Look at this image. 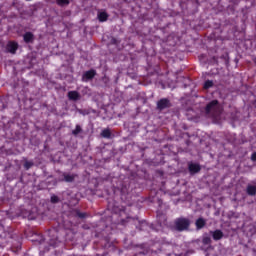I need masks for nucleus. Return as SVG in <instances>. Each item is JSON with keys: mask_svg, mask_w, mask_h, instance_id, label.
Segmentation results:
<instances>
[{"mask_svg": "<svg viewBox=\"0 0 256 256\" xmlns=\"http://www.w3.org/2000/svg\"><path fill=\"white\" fill-rule=\"evenodd\" d=\"M169 108H171V100H169V98H162L157 102V109L159 111H163Z\"/></svg>", "mask_w": 256, "mask_h": 256, "instance_id": "4", "label": "nucleus"}, {"mask_svg": "<svg viewBox=\"0 0 256 256\" xmlns=\"http://www.w3.org/2000/svg\"><path fill=\"white\" fill-rule=\"evenodd\" d=\"M32 166H33V162H31V161H26L24 163V168L26 169V171H29V169H31Z\"/></svg>", "mask_w": 256, "mask_h": 256, "instance_id": "22", "label": "nucleus"}, {"mask_svg": "<svg viewBox=\"0 0 256 256\" xmlns=\"http://www.w3.org/2000/svg\"><path fill=\"white\" fill-rule=\"evenodd\" d=\"M203 87H204V89H211V87H213V81L206 80Z\"/></svg>", "mask_w": 256, "mask_h": 256, "instance_id": "21", "label": "nucleus"}, {"mask_svg": "<svg viewBox=\"0 0 256 256\" xmlns=\"http://www.w3.org/2000/svg\"><path fill=\"white\" fill-rule=\"evenodd\" d=\"M191 227V220L186 217L176 218L174 221V229L179 232L189 231Z\"/></svg>", "mask_w": 256, "mask_h": 256, "instance_id": "2", "label": "nucleus"}, {"mask_svg": "<svg viewBox=\"0 0 256 256\" xmlns=\"http://www.w3.org/2000/svg\"><path fill=\"white\" fill-rule=\"evenodd\" d=\"M51 233H56V232H55V231H53V230H50V234H51Z\"/></svg>", "mask_w": 256, "mask_h": 256, "instance_id": "29", "label": "nucleus"}, {"mask_svg": "<svg viewBox=\"0 0 256 256\" xmlns=\"http://www.w3.org/2000/svg\"><path fill=\"white\" fill-rule=\"evenodd\" d=\"M122 225H125V220H121Z\"/></svg>", "mask_w": 256, "mask_h": 256, "instance_id": "27", "label": "nucleus"}, {"mask_svg": "<svg viewBox=\"0 0 256 256\" xmlns=\"http://www.w3.org/2000/svg\"><path fill=\"white\" fill-rule=\"evenodd\" d=\"M64 179L62 181H65V183H73L75 181V178L77 177L76 174H69V173H63Z\"/></svg>", "mask_w": 256, "mask_h": 256, "instance_id": "13", "label": "nucleus"}, {"mask_svg": "<svg viewBox=\"0 0 256 256\" xmlns=\"http://www.w3.org/2000/svg\"><path fill=\"white\" fill-rule=\"evenodd\" d=\"M163 219H164V225H165V222L167 221V219L165 218V216H163Z\"/></svg>", "mask_w": 256, "mask_h": 256, "instance_id": "28", "label": "nucleus"}, {"mask_svg": "<svg viewBox=\"0 0 256 256\" xmlns=\"http://www.w3.org/2000/svg\"><path fill=\"white\" fill-rule=\"evenodd\" d=\"M75 216L79 217V219H85L87 217V213L79 211V209L74 210Z\"/></svg>", "mask_w": 256, "mask_h": 256, "instance_id": "16", "label": "nucleus"}, {"mask_svg": "<svg viewBox=\"0 0 256 256\" xmlns=\"http://www.w3.org/2000/svg\"><path fill=\"white\" fill-rule=\"evenodd\" d=\"M49 245L51 247H57L59 245V238L54 237L49 239Z\"/></svg>", "mask_w": 256, "mask_h": 256, "instance_id": "17", "label": "nucleus"}, {"mask_svg": "<svg viewBox=\"0 0 256 256\" xmlns=\"http://www.w3.org/2000/svg\"><path fill=\"white\" fill-rule=\"evenodd\" d=\"M210 235L212 236V239L214 241H221V239H223V237H225V234L223 233V231L221 229H216L214 231H210Z\"/></svg>", "mask_w": 256, "mask_h": 256, "instance_id": "6", "label": "nucleus"}, {"mask_svg": "<svg viewBox=\"0 0 256 256\" xmlns=\"http://www.w3.org/2000/svg\"><path fill=\"white\" fill-rule=\"evenodd\" d=\"M18 49L19 43L17 41H9L6 45V51L7 53H11V55H15Z\"/></svg>", "mask_w": 256, "mask_h": 256, "instance_id": "5", "label": "nucleus"}, {"mask_svg": "<svg viewBox=\"0 0 256 256\" xmlns=\"http://www.w3.org/2000/svg\"><path fill=\"white\" fill-rule=\"evenodd\" d=\"M51 203L55 204V203H59V196L57 195H52L50 198Z\"/></svg>", "mask_w": 256, "mask_h": 256, "instance_id": "23", "label": "nucleus"}, {"mask_svg": "<svg viewBox=\"0 0 256 256\" xmlns=\"http://www.w3.org/2000/svg\"><path fill=\"white\" fill-rule=\"evenodd\" d=\"M81 131H83V129L81 128V126L79 124H77L75 129L72 131V134L77 136V135H79V133H81Z\"/></svg>", "mask_w": 256, "mask_h": 256, "instance_id": "20", "label": "nucleus"}, {"mask_svg": "<svg viewBox=\"0 0 256 256\" xmlns=\"http://www.w3.org/2000/svg\"><path fill=\"white\" fill-rule=\"evenodd\" d=\"M23 41L27 45H29L31 43H35V34H33V32H26V33H24L23 34Z\"/></svg>", "mask_w": 256, "mask_h": 256, "instance_id": "7", "label": "nucleus"}, {"mask_svg": "<svg viewBox=\"0 0 256 256\" xmlns=\"http://www.w3.org/2000/svg\"><path fill=\"white\" fill-rule=\"evenodd\" d=\"M96 75H97V70L95 69H90L88 71H85L82 75L83 83H89V81H93Z\"/></svg>", "mask_w": 256, "mask_h": 256, "instance_id": "3", "label": "nucleus"}, {"mask_svg": "<svg viewBox=\"0 0 256 256\" xmlns=\"http://www.w3.org/2000/svg\"><path fill=\"white\" fill-rule=\"evenodd\" d=\"M188 170L190 175H195L196 173H199L201 171V165L196 163H189Z\"/></svg>", "mask_w": 256, "mask_h": 256, "instance_id": "8", "label": "nucleus"}, {"mask_svg": "<svg viewBox=\"0 0 256 256\" xmlns=\"http://www.w3.org/2000/svg\"><path fill=\"white\" fill-rule=\"evenodd\" d=\"M97 19L100 23H105L106 21L109 20V13H107V11L105 10L100 11L97 14Z\"/></svg>", "mask_w": 256, "mask_h": 256, "instance_id": "9", "label": "nucleus"}, {"mask_svg": "<svg viewBox=\"0 0 256 256\" xmlns=\"http://www.w3.org/2000/svg\"><path fill=\"white\" fill-rule=\"evenodd\" d=\"M211 243H212L211 237L203 236V238H202V244L203 245H211Z\"/></svg>", "mask_w": 256, "mask_h": 256, "instance_id": "19", "label": "nucleus"}, {"mask_svg": "<svg viewBox=\"0 0 256 256\" xmlns=\"http://www.w3.org/2000/svg\"><path fill=\"white\" fill-rule=\"evenodd\" d=\"M67 96L69 101H79L81 99V94L75 90L69 91Z\"/></svg>", "mask_w": 256, "mask_h": 256, "instance_id": "10", "label": "nucleus"}, {"mask_svg": "<svg viewBox=\"0 0 256 256\" xmlns=\"http://www.w3.org/2000/svg\"><path fill=\"white\" fill-rule=\"evenodd\" d=\"M251 161H256V152H253L251 155Z\"/></svg>", "mask_w": 256, "mask_h": 256, "instance_id": "25", "label": "nucleus"}, {"mask_svg": "<svg viewBox=\"0 0 256 256\" xmlns=\"http://www.w3.org/2000/svg\"><path fill=\"white\" fill-rule=\"evenodd\" d=\"M56 3L59 7H65L71 2L69 0H56Z\"/></svg>", "mask_w": 256, "mask_h": 256, "instance_id": "18", "label": "nucleus"}, {"mask_svg": "<svg viewBox=\"0 0 256 256\" xmlns=\"http://www.w3.org/2000/svg\"><path fill=\"white\" fill-rule=\"evenodd\" d=\"M121 213H124L123 210H120V214H121Z\"/></svg>", "mask_w": 256, "mask_h": 256, "instance_id": "30", "label": "nucleus"}, {"mask_svg": "<svg viewBox=\"0 0 256 256\" xmlns=\"http://www.w3.org/2000/svg\"><path fill=\"white\" fill-rule=\"evenodd\" d=\"M45 242V238H43L42 235H40V240H39V244L42 245V243Z\"/></svg>", "mask_w": 256, "mask_h": 256, "instance_id": "26", "label": "nucleus"}, {"mask_svg": "<svg viewBox=\"0 0 256 256\" xmlns=\"http://www.w3.org/2000/svg\"><path fill=\"white\" fill-rule=\"evenodd\" d=\"M222 111L223 108L221 107V104H219V100H212L205 108L207 115H212L213 117H219Z\"/></svg>", "mask_w": 256, "mask_h": 256, "instance_id": "1", "label": "nucleus"}, {"mask_svg": "<svg viewBox=\"0 0 256 256\" xmlns=\"http://www.w3.org/2000/svg\"><path fill=\"white\" fill-rule=\"evenodd\" d=\"M121 195H129L131 193V184L124 182L120 188Z\"/></svg>", "mask_w": 256, "mask_h": 256, "instance_id": "11", "label": "nucleus"}, {"mask_svg": "<svg viewBox=\"0 0 256 256\" xmlns=\"http://www.w3.org/2000/svg\"><path fill=\"white\" fill-rule=\"evenodd\" d=\"M119 43H121V41H119L117 38H115V37H112L111 39H110V44L111 45H119Z\"/></svg>", "mask_w": 256, "mask_h": 256, "instance_id": "24", "label": "nucleus"}, {"mask_svg": "<svg viewBox=\"0 0 256 256\" xmlns=\"http://www.w3.org/2000/svg\"><path fill=\"white\" fill-rule=\"evenodd\" d=\"M101 136L104 137V139H111V130L109 129L102 130Z\"/></svg>", "mask_w": 256, "mask_h": 256, "instance_id": "15", "label": "nucleus"}, {"mask_svg": "<svg viewBox=\"0 0 256 256\" xmlns=\"http://www.w3.org/2000/svg\"><path fill=\"white\" fill-rule=\"evenodd\" d=\"M207 225V220H205L204 218L200 217L196 220L195 222V226H196V229L198 231H200V229H203V227H205Z\"/></svg>", "mask_w": 256, "mask_h": 256, "instance_id": "12", "label": "nucleus"}, {"mask_svg": "<svg viewBox=\"0 0 256 256\" xmlns=\"http://www.w3.org/2000/svg\"><path fill=\"white\" fill-rule=\"evenodd\" d=\"M26 1H31V0H26Z\"/></svg>", "mask_w": 256, "mask_h": 256, "instance_id": "31", "label": "nucleus"}, {"mask_svg": "<svg viewBox=\"0 0 256 256\" xmlns=\"http://www.w3.org/2000/svg\"><path fill=\"white\" fill-rule=\"evenodd\" d=\"M246 193L250 197H255V195H256V186H253V185L249 184L246 188Z\"/></svg>", "mask_w": 256, "mask_h": 256, "instance_id": "14", "label": "nucleus"}]
</instances>
